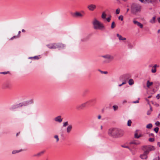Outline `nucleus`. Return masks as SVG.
Masks as SVG:
<instances>
[{
  "mask_svg": "<svg viewBox=\"0 0 160 160\" xmlns=\"http://www.w3.org/2000/svg\"><path fill=\"white\" fill-rule=\"evenodd\" d=\"M108 135L112 138H117L122 137L124 135V131L120 129L111 128L108 131Z\"/></svg>",
  "mask_w": 160,
  "mask_h": 160,
  "instance_id": "nucleus-1",
  "label": "nucleus"
},
{
  "mask_svg": "<svg viewBox=\"0 0 160 160\" xmlns=\"http://www.w3.org/2000/svg\"><path fill=\"white\" fill-rule=\"evenodd\" d=\"M92 24L93 28L95 30L103 31L105 29L103 24L95 18H94L92 21Z\"/></svg>",
  "mask_w": 160,
  "mask_h": 160,
  "instance_id": "nucleus-2",
  "label": "nucleus"
},
{
  "mask_svg": "<svg viewBox=\"0 0 160 160\" xmlns=\"http://www.w3.org/2000/svg\"><path fill=\"white\" fill-rule=\"evenodd\" d=\"M49 49L58 48L59 49L63 48L65 47V45L62 43H53L46 45Z\"/></svg>",
  "mask_w": 160,
  "mask_h": 160,
  "instance_id": "nucleus-3",
  "label": "nucleus"
},
{
  "mask_svg": "<svg viewBox=\"0 0 160 160\" xmlns=\"http://www.w3.org/2000/svg\"><path fill=\"white\" fill-rule=\"evenodd\" d=\"M141 9V6L139 4L133 3L131 6V9L132 12L134 14H136L138 12H140Z\"/></svg>",
  "mask_w": 160,
  "mask_h": 160,
  "instance_id": "nucleus-4",
  "label": "nucleus"
},
{
  "mask_svg": "<svg viewBox=\"0 0 160 160\" xmlns=\"http://www.w3.org/2000/svg\"><path fill=\"white\" fill-rule=\"evenodd\" d=\"M101 57L106 59L104 61V63H109L113 60L114 59V56L110 54H106L102 56Z\"/></svg>",
  "mask_w": 160,
  "mask_h": 160,
  "instance_id": "nucleus-5",
  "label": "nucleus"
},
{
  "mask_svg": "<svg viewBox=\"0 0 160 160\" xmlns=\"http://www.w3.org/2000/svg\"><path fill=\"white\" fill-rule=\"evenodd\" d=\"M33 103L32 100H30L28 101L23 102H21L19 104H16V106L18 108H20L23 106H25L29 104H32Z\"/></svg>",
  "mask_w": 160,
  "mask_h": 160,
  "instance_id": "nucleus-6",
  "label": "nucleus"
},
{
  "mask_svg": "<svg viewBox=\"0 0 160 160\" xmlns=\"http://www.w3.org/2000/svg\"><path fill=\"white\" fill-rule=\"evenodd\" d=\"M142 150L144 151H147L148 152V154H149V152L153 151L155 150V148L153 146L148 145L144 146L142 147Z\"/></svg>",
  "mask_w": 160,
  "mask_h": 160,
  "instance_id": "nucleus-7",
  "label": "nucleus"
},
{
  "mask_svg": "<svg viewBox=\"0 0 160 160\" xmlns=\"http://www.w3.org/2000/svg\"><path fill=\"white\" fill-rule=\"evenodd\" d=\"M148 152L145 151L144 153L140 155V157L142 159H147L148 158Z\"/></svg>",
  "mask_w": 160,
  "mask_h": 160,
  "instance_id": "nucleus-8",
  "label": "nucleus"
},
{
  "mask_svg": "<svg viewBox=\"0 0 160 160\" xmlns=\"http://www.w3.org/2000/svg\"><path fill=\"white\" fill-rule=\"evenodd\" d=\"M96 6L95 5L91 4L88 6V9L91 11H93L96 8Z\"/></svg>",
  "mask_w": 160,
  "mask_h": 160,
  "instance_id": "nucleus-9",
  "label": "nucleus"
},
{
  "mask_svg": "<svg viewBox=\"0 0 160 160\" xmlns=\"http://www.w3.org/2000/svg\"><path fill=\"white\" fill-rule=\"evenodd\" d=\"M54 121L56 122H58L59 123H61L62 122V118L61 116H58L57 117H56L54 118Z\"/></svg>",
  "mask_w": 160,
  "mask_h": 160,
  "instance_id": "nucleus-10",
  "label": "nucleus"
},
{
  "mask_svg": "<svg viewBox=\"0 0 160 160\" xmlns=\"http://www.w3.org/2000/svg\"><path fill=\"white\" fill-rule=\"evenodd\" d=\"M70 14L74 18H77L80 16V12H76L75 13H73L72 12H70Z\"/></svg>",
  "mask_w": 160,
  "mask_h": 160,
  "instance_id": "nucleus-11",
  "label": "nucleus"
},
{
  "mask_svg": "<svg viewBox=\"0 0 160 160\" xmlns=\"http://www.w3.org/2000/svg\"><path fill=\"white\" fill-rule=\"evenodd\" d=\"M11 86V84L9 82H5L3 84V88H9Z\"/></svg>",
  "mask_w": 160,
  "mask_h": 160,
  "instance_id": "nucleus-12",
  "label": "nucleus"
},
{
  "mask_svg": "<svg viewBox=\"0 0 160 160\" xmlns=\"http://www.w3.org/2000/svg\"><path fill=\"white\" fill-rule=\"evenodd\" d=\"M89 101H87L85 102L82 103L81 105V108L82 109L83 108L86 107H87L88 105H89Z\"/></svg>",
  "mask_w": 160,
  "mask_h": 160,
  "instance_id": "nucleus-13",
  "label": "nucleus"
},
{
  "mask_svg": "<svg viewBox=\"0 0 160 160\" xmlns=\"http://www.w3.org/2000/svg\"><path fill=\"white\" fill-rule=\"evenodd\" d=\"M133 22L134 24H137L138 26L139 27L141 28H142L143 27V25L139 22L133 20Z\"/></svg>",
  "mask_w": 160,
  "mask_h": 160,
  "instance_id": "nucleus-14",
  "label": "nucleus"
},
{
  "mask_svg": "<svg viewBox=\"0 0 160 160\" xmlns=\"http://www.w3.org/2000/svg\"><path fill=\"white\" fill-rule=\"evenodd\" d=\"M72 129V126L71 125H69L67 128V132L69 133L71 131Z\"/></svg>",
  "mask_w": 160,
  "mask_h": 160,
  "instance_id": "nucleus-15",
  "label": "nucleus"
},
{
  "mask_svg": "<svg viewBox=\"0 0 160 160\" xmlns=\"http://www.w3.org/2000/svg\"><path fill=\"white\" fill-rule=\"evenodd\" d=\"M116 35L120 41H124L126 39V38L122 37L121 35H119L118 33H117Z\"/></svg>",
  "mask_w": 160,
  "mask_h": 160,
  "instance_id": "nucleus-16",
  "label": "nucleus"
},
{
  "mask_svg": "<svg viewBox=\"0 0 160 160\" xmlns=\"http://www.w3.org/2000/svg\"><path fill=\"white\" fill-rule=\"evenodd\" d=\"M122 77L123 79H124L125 82H126V80L129 79V76L128 74H125L122 76Z\"/></svg>",
  "mask_w": 160,
  "mask_h": 160,
  "instance_id": "nucleus-17",
  "label": "nucleus"
},
{
  "mask_svg": "<svg viewBox=\"0 0 160 160\" xmlns=\"http://www.w3.org/2000/svg\"><path fill=\"white\" fill-rule=\"evenodd\" d=\"M140 143V142L136 140H133L130 142V144H134L136 145H139Z\"/></svg>",
  "mask_w": 160,
  "mask_h": 160,
  "instance_id": "nucleus-18",
  "label": "nucleus"
},
{
  "mask_svg": "<svg viewBox=\"0 0 160 160\" xmlns=\"http://www.w3.org/2000/svg\"><path fill=\"white\" fill-rule=\"evenodd\" d=\"M88 92V89H85L82 91V96L83 97H85L86 94Z\"/></svg>",
  "mask_w": 160,
  "mask_h": 160,
  "instance_id": "nucleus-19",
  "label": "nucleus"
},
{
  "mask_svg": "<svg viewBox=\"0 0 160 160\" xmlns=\"http://www.w3.org/2000/svg\"><path fill=\"white\" fill-rule=\"evenodd\" d=\"M145 1L148 3H152L153 4L155 3L156 2V0H145Z\"/></svg>",
  "mask_w": 160,
  "mask_h": 160,
  "instance_id": "nucleus-20",
  "label": "nucleus"
},
{
  "mask_svg": "<svg viewBox=\"0 0 160 160\" xmlns=\"http://www.w3.org/2000/svg\"><path fill=\"white\" fill-rule=\"evenodd\" d=\"M157 65L156 64H155L154 66H153L152 67V68L151 70V71L152 73H155L157 71L156 68H157Z\"/></svg>",
  "mask_w": 160,
  "mask_h": 160,
  "instance_id": "nucleus-21",
  "label": "nucleus"
},
{
  "mask_svg": "<svg viewBox=\"0 0 160 160\" xmlns=\"http://www.w3.org/2000/svg\"><path fill=\"white\" fill-rule=\"evenodd\" d=\"M17 108L16 105L15 104L12 105L11 107L9 109L10 110L13 111Z\"/></svg>",
  "mask_w": 160,
  "mask_h": 160,
  "instance_id": "nucleus-22",
  "label": "nucleus"
},
{
  "mask_svg": "<svg viewBox=\"0 0 160 160\" xmlns=\"http://www.w3.org/2000/svg\"><path fill=\"white\" fill-rule=\"evenodd\" d=\"M137 130H136L134 134V138H138L141 136V135H138V133L137 132Z\"/></svg>",
  "mask_w": 160,
  "mask_h": 160,
  "instance_id": "nucleus-23",
  "label": "nucleus"
},
{
  "mask_svg": "<svg viewBox=\"0 0 160 160\" xmlns=\"http://www.w3.org/2000/svg\"><path fill=\"white\" fill-rule=\"evenodd\" d=\"M45 152V151H42L38 153L37 154L34 155V156H41L44 153V152Z\"/></svg>",
  "mask_w": 160,
  "mask_h": 160,
  "instance_id": "nucleus-24",
  "label": "nucleus"
},
{
  "mask_svg": "<svg viewBox=\"0 0 160 160\" xmlns=\"http://www.w3.org/2000/svg\"><path fill=\"white\" fill-rule=\"evenodd\" d=\"M153 84L152 82H150L149 80L147 81V86L148 88H149L150 86L152 85Z\"/></svg>",
  "mask_w": 160,
  "mask_h": 160,
  "instance_id": "nucleus-25",
  "label": "nucleus"
},
{
  "mask_svg": "<svg viewBox=\"0 0 160 160\" xmlns=\"http://www.w3.org/2000/svg\"><path fill=\"white\" fill-rule=\"evenodd\" d=\"M128 83L129 85H132L134 83V82L132 79H130L128 81Z\"/></svg>",
  "mask_w": 160,
  "mask_h": 160,
  "instance_id": "nucleus-26",
  "label": "nucleus"
},
{
  "mask_svg": "<svg viewBox=\"0 0 160 160\" xmlns=\"http://www.w3.org/2000/svg\"><path fill=\"white\" fill-rule=\"evenodd\" d=\"M152 127V124L151 123H149L147 125L146 128H147L150 129Z\"/></svg>",
  "mask_w": 160,
  "mask_h": 160,
  "instance_id": "nucleus-27",
  "label": "nucleus"
},
{
  "mask_svg": "<svg viewBox=\"0 0 160 160\" xmlns=\"http://www.w3.org/2000/svg\"><path fill=\"white\" fill-rule=\"evenodd\" d=\"M106 15L105 12H103L101 16L102 18L103 19H105L106 18Z\"/></svg>",
  "mask_w": 160,
  "mask_h": 160,
  "instance_id": "nucleus-28",
  "label": "nucleus"
},
{
  "mask_svg": "<svg viewBox=\"0 0 160 160\" xmlns=\"http://www.w3.org/2000/svg\"><path fill=\"white\" fill-rule=\"evenodd\" d=\"M20 151H21V150H13L12 152V154H15L16 153L19 152Z\"/></svg>",
  "mask_w": 160,
  "mask_h": 160,
  "instance_id": "nucleus-29",
  "label": "nucleus"
},
{
  "mask_svg": "<svg viewBox=\"0 0 160 160\" xmlns=\"http://www.w3.org/2000/svg\"><path fill=\"white\" fill-rule=\"evenodd\" d=\"M115 27V25L114 22H113L111 24V28L112 29L114 28Z\"/></svg>",
  "mask_w": 160,
  "mask_h": 160,
  "instance_id": "nucleus-30",
  "label": "nucleus"
},
{
  "mask_svg": "<svg viewBox=\"0 0 160 160\" xmlns=\"http://www.w3.org/2000/svg\"><path fill=\"white\" fill-rule=\"evenodd\" d=\"M54 138L56 139V142H58L59 140V138L58 135H55L54 136Z\"/></svg>",
  "mask_w": 160,
  "mask_h": 160,
  "instance_id": "nucleus-31",
  "label": "nucleus"
},
{
  "mask_svg": "<svg viewBox=\"0 0 160 160\" xmlns=\"http://www.w3.org/2000/svg\"><path fill=\"white\" fill-rule=\"evenodd\" d=\"M155 17H153L152 18V19L150 20V22L152 23H153L155 22Z\"/></svg>",
  "mask_w": 160,
  "mask_h": 160,
  "instance_id": "nucleus-32",
  "label": "nucleus"
},
{
  "mask_svg": "<svg viewBox=\"0 0 160 160\" xmlns=\"http://www.w3.org/2000/svg\"><path fill=\"white\" fill-rule=\"evenodd\" d=\"M68 125V121H66L63 123V127H65L67 126Z\"/></svg>",
  "mask_w": 160,
  "mask_h": 160,
  "instance_id": "nucleus-33",
  "label": "nucleus"
},
{
  "mask_svg": "<svg viewBox=\"0 0 160 160\" xmlns=\"http://www.w3.org/2000/svg\"><path fill=\"white\" fill-rule=\"evenodd\" d=\"M112 107L114 111L117 110L118 108V106L117 105H114Z\"/></svg>",
  "mask_w": 160,
  "mask_h": 160,
  "instance_id": "nucleus-34",
  "label": "nucleus"
},
{
  "mask_svg": "<svg viewBox=\"0 0 160 160\" xmlns=\"http://www.w3.org/2000/svg\"><path fill=\"white\" fill-rule=\"evenodd\" d=\"M120 9L119 8H118L116 10V14H118L120 13Z\"/></svg>",
  "mask_w": 160,
  "mask_h": 160,
  "instance_id": "nucleus-35",
  "label": "nucleus"
},
{
  "mask_svg": "<svg viewBox=\"0 0 160 160\" xmlns=\"http://www.w3.org/2000/svg\"><path fill=\"white\" fill-rule=\"evenodd\" d=\"M98 71L102 74H107L108 73V72L107 71H103L100 70H99Z\"/></svg>",
  "mask_w": 160,
  "mask_h": 160,
  "instance_id": "nucleus-36",
  "label": "nucleus"
},
{
  "mask_svg": "<svg viewBox=\"0 0 160 160\" xmlns=\"http://www.w3.org/2000/svg\"><path fill=\"white\" fill-rule=\"evenodd\" d=\"M118 19L119 20H120L121 21H122L123 20V17L122 15L118 17Z\"/></svg>",
  "mask_w": 160,
  "mask_h": 160,
  "instance_id": "nucleus-37",
  "label": "nucleus"
},
{
  "mask_svg": "<svg viewBox=\"0 0 160 160\" xmlns=\"http://www.w3.org/2000/svg\"><path fill=\"white\" fill-rule=\"evenodd\" d=\"M132 121L130 120H129L128 122V125L129 126H131Z\"/></svg>",
  "mask_w": 160,
  "mask_h": 160,
  "instance_id": "nucleus-38",
  "label": "nucleus"
},
{
  "mask_svg": "<svg viewBox=\"0 0 160 160\" xmlns=\"http://www.w3.org/2000/svg\"><path fill=\"white\" fill-rule=\"evenodd\" d=\"M111 15H109V17L108 18H106L107 21L108 22H109L111 19Z\"/></svg>",
  "mask_w": 160,
  "mask_h": 160,
  "instance_id": "nucleus-39",
  "label": "nucleus"
},
{
  "mask_svg": "<svg viewBox=\"0 0 160 160\" xmlns=\"http://www.w3.org/2000/svg\"><path fill=\"white\" fill-rule=\"evenodd\" d=\"M158 130L159 128L158 127H156L154 129V130L157 133L158 132Z\"/></svg>",
  "mask_w": 160,
  "mask_h": 160,
  "instance_id": "nucleus-40",
  "label": "nucleus"
},
{
  "mask_svg": "<svg viewBox=\"0 0 160 160\" xmlns=\"http://www.w3.org/2000/svg\"><path fill=\"white\" fill-rule=\"evenodd\" d=\"M9 72H0V74H6L9 73Z\"/></svg>",
  "mask_w": 160,
  "mask_h": 160,
  "instance_id": "nucleus-41",
  "label": "nucleus"
},
{
  "mask_svg": "<svg viewBox=\"0 0 160 160\" xmlns=\"http://www.w3.org/2000/svg\"><path fill=\"white\" fill-rule=\"evenodd\" d=\"M85 14V12L84 11H81V17L83 16Z\"/></svg>",
  "mask_w": 160,
  "mask_h": 160,
  "instance_id": "nucleus-42",
  "label": "nucleus"
},
{
  "mask_svg": "<svg viewBox=\"0 0 160 160\" xmlns=\"http://www.w3.org/2000/svg\"><path fill=\"white\" fill-rule=\"evenodd\" d=\"M154 141V138H150L149 139V141L151 142H153Z\"/></svg>",
  "mask_w": 160,
  "mask_h": 160,
  "instance_id": "nucleus-43",
  "label": "nucleus"
},
{
  "mask_svg": "<svg viewBox=\"0 0 160 160\" xmlns=\"http://www.w3.org/2000/svg\"><path fill=\"white\" fill-rule=\"evenodd\" d=\"M155 124L156 126H159V125H160V122L158 121H157L155 122Z\"/></svg>",
  "mask_w": 160,
  "mask_h": 160,
  "instance_id": "nucleus-44",
  "label": "nucleus"
},
{
  "mask_svg": "<svg viewBox=\"0 0 160 160\" xmlns=\"http://www.w3.org/2000/svg\"><path fill=\"white\" fill-rule=\"evenodd\" d=\"M156 98L158 99L160 98V93L159 94H158L156 96Z\"/></svg>",
  "mask_w": 160,
  "mask_h": 160,
  "instance_id": "nucleus-45",
  "label": "nucleus"
},
{
  "mask_svg": "<svg viewBox=\"0 0 160 160\" xmlns=\"http://www.w3.org/2000/svg\"><path fill=\"white\" fill-rule=\"evenodd\" d=\"M33 58H34L35 59H39V58L38 56H35L34 57H33Z\"/></svg>",
  "mask_w": 160,
  "mask_h": 160,
  "instance_id": "nucleus-46",
  "label": "nucleus"
},
{
  "mask_svg": "<svg viewBox=\"0 0 160 160\" xmlns=\"http://www.w3.org/2000/svg\"><path fill=\"white\" fill-rule=\"evenodd\" d=\"M139 102V101L138 100H137L136 101H133L132 102V103H138Z\"/></svg>",
  "mask_w": 160,
  "mask_h": 160,
  "instance_id": "nucleus-47",
  "label": "nucleus"
},
{
  "mask_svg": "<svg viewBox=\"0 0 160 160\" xmlns=\"http://www.w3.org/2000/svg\"><path fill=\"white\" fill-rule=\"evenodd\" d=\"M16 38H18V36H13L11 38L10 40H12L13 39Z\"/></svg>",
  "mask_w": 160,
  "mask_h": 160,
  "instance_id": "nucleus-48",
  "label": "nucleus"
},
{
  "mask_svg": "<svg viewBox=\"0 0 160 160\" xmlns=\"http://www.w3.org/2000/svg\"><path fill=\"white\" fill-rule=\"evenodd\" d=\"M126 83V82H123L121 84H119L118 86L119 87H121V86L122 85H123V84H124Z\"/></svg>",
  "mask_w": 160,
  "mask_h": 160,
  "instance_id": "nucleus-49",
  "label": "nucleus"
},
{
  "mask_svg": "<svg viewBox=\"0 0 160 160\" xmlns=\"http://www.w3.org/2000/svg\"><path fill=\"white\" fill-rule=\"evenodd\" d=\"M153 160H160L159 157H158L157 158L154 159Z\"/></svg>",
  "mask_w": 160,
  "mask_h": 160,
  "instance_id": "nucleus-50",
  "label": "nucleus"
},
{
  "mask_svg": "<svg viewBox=\"0 0 160 160\" xmlns=\"http://www.w3.org/2000/svg\"><path fill=\"white\" fill-rule=\"evenodd\" d=\"M122 147H123V148H128V149H129V150H130V148H129V147L128 146H122Z\"/></svg>",
  "mask_w": 160,
  "mask_h": 160,
  "instance_id": "nucleus-51",
  "label": "nucleus"
},
{
  "mask_svg": "<svg viewBox=\"0 0 160 160\" xmlns=\"http://www.w3.org/2000/svg\"><path fill=\"white\" fill-rule=\"evenodd\" d=\"M149 136H152V137H153L154 136V134L152 133H150L149 134Z\"/></svg>",
  "mask_w": 160,
  "mask_h": 160,
  "instance_id": "nucleus-52",
  "label": "nucleus"
},
{
  "mask_svg": "<svg viewBox=\"0 0 160 160\" xmlns=\"http://www.w3.org/2000/svg\"><path fill=\"white\" fill-rule=\"evenodd\" d=\"M151 114V112L149 111L147 112V114L148 115H150Z\"/></svg>",
  "mask_w": 160,
  "mask_h": 160,
  "instance_id": "nucleus-53",
  "label": "nucleus"
},
{
  "mask_svg": "<svg viewBox=\"0 0 160 160\" xmlns=\"http://www.w3.org/2000/svg\"><path fill=\"white\" fill-rule=\"evenodd\" d=\"M158 22L160 23V17L158 18Z\"/></svg>",
  "mask_w": 160,
  "mask_h": 160,
  "instance_id": "nucleus-54",
  "label": "nucleus"
},
{
  "mask_svg": "<svg viewBox=\"0 0 160 160\" xmlns=\"http://www.w3.org/2000/svg\"><path fill=\"white\" fill-rule=\"evenodd\" d=\"M101 118V116L100 115H99L98 116V118L99 119Z\"/></svg>",
  "mask_w": 160,
  "mask_h": 160,
  "instance_id": "nucleus-55",
  "label": "nucleus"
},
{
  "mask_svg": "<svg viewBox=\"0 0 160 160\" xmlns=\"http://www.w3.org/2000/svg\"><path fill=\"white\" fill-rule=\"evenodd\" d=\"M127 102V101L126 100H124L123 102H122V103H126Z\"/></svg>",
  "mask_w": 160,
  "mask_h": 160,
  "instance_id": "nucleus-56",
  "label": "nucleus"
},
{
  "mask_svg": "<svg viewBox=\"0 0 160 160\" xmlns=\"http://www.w3.org/2000/svg\"><path fill=\"white\" fill-rule=\"evenodd\" d=\"M157 144L159 147H160V142H158Z\"/></svg>",
  "mask_w": 160,
  "mask_h": 160,
  "instance_id": "nucleus-57",
  "label": "nucleus"
},
{
  "mask_svg": "<svg viewBox=\"0 0 160 160\" xmlns=\"http://www.w3.org/2000/svg\"><path fill=\"white\" fill-rule=\"evenodd\" d=\"M139 1H140L141 2H144L143 0H139Z\"/></svg>",
  "mask_w": 160,
  "mask_h": 160,
  "instance_id": "nucleus-58",
  "label": "nucleus"
},
{
  "mask_svg": "<svg viewBox=\"0 0 160 160\" xmlns=\"http://www.w3.org/2000/svg\"><path fill=\"white\" fill-rule=\"evenodd\" d=\"M146 101H147V102H148V103H149V100H148V99H146Z\"/></svg>",
  "mask_w": 160,
  "mask_h": 160,
  "instance_id": "nucleus-59",
  "label": "nucleus"
},
{
  "mask_svg": "<svg viewBox=\"0 0 160 160\" xmlns=\"http://www.w3.org/2000/svg\"><path fill=\"white\" fill-rule=\"evenodd\" d=\"M25 31L24 29H23L22 30V32H25Z\"/></svg>",
  "mask_w": 160,
  "mask_h": 160,
  "instance_id": "nucleus-60",
  "label": "nucleus"
},
{
  "mask_svg": "<svg viewBox=\"0 0 160 160\" xmlns=\"http://www.w3.org/2000/svg\"><path fill=\"white\" fill-rule=\"evenodd\" d=\"M19 133H20V132H19L18 133H17V134H16V136H18L19 134Z\"/></svg>",
  "mask_w": 160,
  "mask_h": 160,
  "instance_id": "nucleus-61",
  "label": "nucleus"
},
{
  "mask_svg": "<svg viewBox=\"0 0 160 160\" xmlns=\"http://www.w3.org/2000/svg\"><path fill=\"white\" fill-rule=\"evenodd\" d=\"M129 9L128 8L127 10V12H128L129 11Z\"/></svg>",
  "mask_w": 160,
  "mask_h": 160,
  "instance_id": "nucleus-62",
  "label": "nucleus"
},
{
  "mask_svg": "<svg viewBox=\"0 0 160 160\" xmlns=\"http://www.w3.org/2000/svg\"><path fill=\"white\" fill-rule=\"evenodd\" d=\"M160 32V29H159L158 31V32L159 33Z\"/></svg>",
  "mask_w": 160,
  "mask_h": 160,
  "instance_id": "nucleus-63",
  "label": "nucleus"
},
{
  "mask_svg": "<svg viewBox=\"0 0 160 160\" xmlns=\"http://www.w3.org/2000/svg\"><path fill=\"white\" fill-rule=\"evenodd\" d=\"M20 33H21V31H19L18 32V35H19L20 34Z\"/></svg>",
  "mask_w": 160,
  "mask_h": 160,
  "instance_id": "nucleus-64",
  "label": "nucleus"
}]
</instances>
